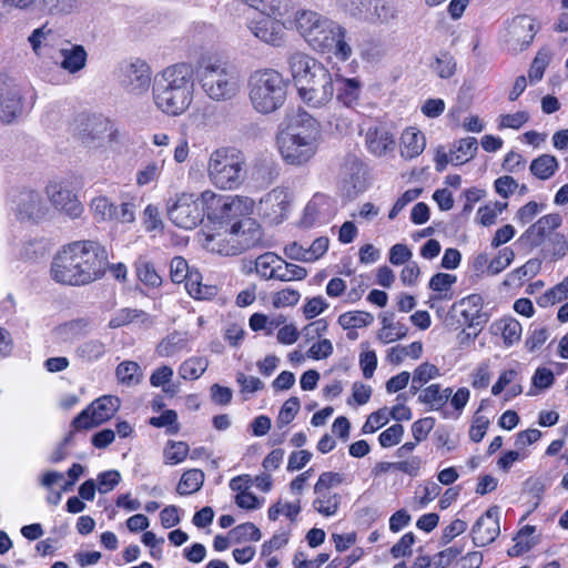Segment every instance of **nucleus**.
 Here are the masks:
<instances>
[{
  "label": "nucleus",
  "mask_w": 568,
  "mask_h": 568,
  "mask_svg": "<svg viewBox=\"0 0 568 568\" xmlns=\"http://www.w3.org/2000/svg\"><path fill=\"white\" fill-rule=\"evenodd\" d=\"M226 197L227 195L217 194L212 190L203 191L199 197L202 212H206L209 219L221 220Z\"/></svg>",
  "instance_id": "c756f323"
},
{
  "label": "nucleus",
  "mask_w": 568,
  "mask_h": 568,
  "mask_svg": "<svg viewBox=\"0 0 568 568\" xmlns=\"http://www.w3.org/2000/svg\"><path fill=\"white\" fill-rule=\"evenodd\" d=\"M372 4L373 0H335V6L341 12L356 20L366 18Z\"/></svg>",
  "instance_id": "c9c22d12"
},
{
  "label": "nucleus",
  "mask_w": 568,
  "mask_h": 568,
  "mask_svg": "<svg viewBox=\"0 0 568 568\" xmlns=\"http://www.w3.org/2000/svg\"><path fill=\"white\" fill-rule=\"evenodd\" d=\"M196 75L202 91L214 102L231 101L241 91L239 71L221 54H202L196 62Z\"/></svg>",
  "instance_id": "39448f33"
},
{
  "label": "nucleus",
  "mask_w": 568,
  "mask_h": 568,
  "mask_svg": "<svg viewBox=\"0 0 568 568\" xmlns=\"http://www.w3.org/2000/svg\"><path fill=\"white\" fill-rule=\"evenodd\" d=\"M98 419V425L111 419L120 408V398L112 395H103L89 405Z\"/></svg>",
  "instance_id": "c85d7f7f"
},
{
  "label": "nucleus",
  "mask_w": 568,
  "mask_h": 568,
  "mask_svg": "<svg viewBox=\"0 0 568 568\" xmlns=\"http://www.w3.org/2000/svg\"><path fill=\"white\" fill-rule=\"evenodd\" d=\"M230 535L236 544H241L246 540L258 541L262 538L260 528L251 521L235 526L231 529Z\"/></svg>",
  "instance_id": "49530a36"
},
{
  "label": "nucleus",
  "mask_w": 568,
  "mask_h": 568,
  "mask_svg": "<svg viewBox=\"0 0 568 568\" xmlns=\"http://www.w3.org/2000/svg\"><path fill=\"white\" fill-rule=\"evenodd\" d=\"M287 70L300 99L310 108L326 106L334 98V81L328 68L316 58L293 51L286 57Z\"/></svg>",
  "instance_id": "f03ea898"
},
{
  "label": "nucleus",
  "mask_w": 568,
  "mask_h": 568,
  "mask_svg": "<svg viewBox=\"0 0 568 568\" xmlns=\"http://www.w3.org/2000/svg\"><path fill=\"white\" fill-rule=\"evenodd\" d=\"M307 275V271L296 264L287 263L282 257L277 261L275 266H272V271L268 273V277H273L283 282L293 280H303Z\"/></svg>",
  "instance_id": "473e14b6"
},
{
  "label": "nucleus",
  "mask_w": 568,
  "mask_h": 568,
  "mask_svg": "<svg viewBox=\"0 0 568 568\" xmlns=\"http://www.w3.org/2000/svg\"><path fill=\"white\" fill-rule=\"evenodd\" d=\"M261 210L273 222H280L290 204L288 192L283 187H276L261 199Z\"/></svg>",
  "instance_id": "5701e85b"
},
{
  "label": "nucleus",
  "mask_w": 568,
  "mask_h": 568,
  "mask_svg": "<svg viewBox=\"0 0 568 568\" xmlns=\"http://www.w3.org/2000/svg\"><path fill=\"white\" fill-rule=\"evenodd\" d=\"M541 267V261L538 258L528 260L523 266L511 271L508 274V277L511 281H520L523 277L531 278L534 277Z\"/></svg>",
  "instance_id": "774afa93"
},
{
  "label": "nucleus",
  "mask_w": 568,
  "mask_h": 568,
  "mask_svg": "<svg viewBox=\"0 0 568 568\" xmlns=\"http://www.w3.org/2000/svg\"><path fill=\"white\" fill-rule=\"evenodd\" d=\"M295 26L298 33L316 52L333 54L345 62L353 54L347 39V30L339 22L314 11L296 13Z\"/></svg>",
  "instance_id": "7ed1b4c3"
},
{
  "label": "nucleus",
  "mask_w": 568,
  "mask_h": 568,
  "mask_svg": "<svg viewBox=\"0 0 568 568\" xmlns=\"http://www.w3.org/2000/svg\"><path fill=\"white\" fill-rule=\"evenodd\" d=\"M209 362L204 357H191L179 367V375L183 379H197L206 371Z\"/></svg>",
  "instance_id": "37998d69"
},
{
  "label": "nucleus",
  "mask_w": 568,
  "mask_h": 568,
  "mask_svg": "<svg viewBox=\"0 0 568 568\" xmlns=\"http://www.w3.org/2000/svg\"><path fill=\"white\" fill-rule=\"evenodd\" d=\"M120 481H121V474L118 470L111 469V470L102 471L97 477L98 490L101 494H106V493L111 491L114 487H116L120 484Z\"/></svg>",
  "instance_id": "0e129e2a"
},
{
  "label": "nucleus",
  "mask_w": 568,
  "mask_h": 568,
  "mask_svg": "<svg viewBox=\"0 0 568 568\" xmlns=\"http://www.w3.org/2000/svg\"><path fill=\"white\" fill-rule=\"evenodd\" d=\"M515 258L514 251H498L497 255H490L489 276H495L508 267Z\"/></svg>",
  "instance_id": "680f3d73"
},
{
  "label": "nucleus",
  "mask_w": 568,
  "mask_h": 568,
  "mask_svg": "<svg viewBox=\"0 0 568 568\" xmlns=\"http://www.w3.org/2000/svg\"><path fill=\"white\" fill-rule=\"evenodd\" d=\"M478 142L475 138H464L453 144L450 152L453 154L452 164L460 165L470 161L477 153Z\"/></svg>",
  "instance_id": "2f4dec72"
},
{
  "label": "nucleus",
  "mask_w": 568,
  "mask_h": 568,
  "mask_svg": "<svg viewBox=\"0 0 568 568\" xmlns=\"http://www.w3.org/2000/svg\"><path fill=\"white\" fill-rule=\"evenodd\" d=\"M301 408V402L298 397H290L281 407L276 425L278 428L287 426L296 416Z\"/></svg>",
  "instance_id": "603ef678"
},
{
  "label": "nucleus",
  "mask_w": 568,
  "mask_h": 568,
  "mask_svg": "<svg viewBox=\"0 0 568 568\" xmlns=\"http://www.w3.org/2000/svg\"><path fill=\"white\" fill-rule=\"evenodd\" d=\"M544 209L545 204L536 201H529L517 210L514 220L520 225H526L542 212Z\"/></svg>",
  "instance_id": "4d7b16f0"
},
{
  "label": "nucleus",
  "mask_w": 568,
  "mask_h": 568,
  "mask_svg": "<svg viewBox=\"0 0 568 568\" xmlns=\"http://www.w3.org/2000/svg\"><path fill=\"white\" fill-rule=\"evenodd\" d=\"M278 14L262 13L261 17L251 19L247 28L260 41L272 47H281L284 42V24L276 18Z\"/></svg>",
  "instance_id": "4468645a"
},
{
  "label": "nucleus",
  "mask_w": 568,
  "mask_h": 568,
  "mask_svg": "<svg viewBox=\"0 0 568 568\" xmlns=\"http://www.w3.org/2000/svg\"><path fill=\"white\" fill-rule=\"evenodd\" d=\"M206 175L216 189L235 190L244 181L245 158L241 151L234 148H217L207 158Z\"/></svg>",
  "instance_id": "6e6552de"
},
{
  "label": "nucleus",
  "mask_w": 568,
  "mask_h": 568,
  "mask_svg": "<svg viewBox=\"0 0 568 568\" xmlns=\"http://www.w3.org/2000/svg\"><path fill=\"white\" fill-rule=\"evenodd\" d=\"M336 100L347 109H355L361 104L364 83L358 77L347 78L335 73Z\"/></svg>",
  "instance_id": "a211bd4d"
},
{
  "label": "nucleus",
  "mask_w": 568,
  "mask_h": 568,
  "mask_svg": "<svg viewBox=\"0 0 568 568\" xmlns=\"http://www.w3.org/2000/svg\"><path fill=\"white\" fill-rule=\"evenodd\" d=\"M507 207V202L490 201L477 210L476 221L483 226H490Z\"/></svg>",
  "instance_id": "e433bc0d"
},
{
  "label": "nucleus",
  "mask_w": 568,
  "mask_h": 568,
  "mask_svg": "<svg viewBox=\"0 0 568 568\" xmlns=\"http://www.w3.org/2000/svg\"><path fill=\"white\" fill-rule=\"evenodd\" d=\"M115 374L120 383L128 386L136 385L142 375L139 364L132 361H124L120 363L116 367Z\"/></svg>",
  "instance_id": "c03bdc74"
},
{
  "label": "nucleus",
  "mask_w": 568,
  "mask_h": 568,
  "mask_svg": "<svg viewBox=\"0 0 568 568\" xmlns=\"http://www.w3.org/2000/svg\"><path fill=\"white\" fill-rule=\"evenodd\" d=\"M164 161L150 162L136 173V184L148 185L159 179L162 173Z\"/></svg>",
  "instance_id": "13d9d810"
},
{
  "label": "nucleus",
  "mask_w": 568,
  "mask_h": 568,
  "mask_svg": "<svg viewBox=\"0 0 568 568\" xmlns=\"http://www.w3.org/2000/svg\"><path fill=\"white\" fill-rule=\"evenodd\" d=\"M493 327H496L497 331L501 332L504 344L506 346H511L520 339L521 325L513 317L503 318L495 323Z\"/></svg>",
  "instance_id": "58836bf2"
},
{
  "label": "nucleus",
  "mask_w": 568,
  "mask_h": 568,
  "mask_svg": "<svg viewBox=\"0 0 568 568\" xmlns=\"http://www.w3.org/2000/svg\"><path fill=\"white\" fill-rule=\"evenodd\" d=\"M186 339L179 332H173L163 338L156 346V353L161 357H170L183 349Z\"/></svg>",
  "instance_id": "79ce46f5"
},
{
  "label": "nucleus",
  "mask_w": 568,
  "mask_h": 568,
  "mask_svg": "<svg viewBox=\"0 0 568 568\" xmlns=\"http://www.w3.org/2000/svg\"><path fill=\"white\" fill-rule=\"evenodd\" d=\"M194 70L185 62L174 63L159 72L153 85L155 106L166 115L179 116L192 104Z\"/></svg>",
  "instance_id": "20e7f679"
},
{
  "label": "nucleus",
  "mask_w": 568,
  "mask_h": 568,
  "mask_svg": "<svg viewBox=\"0 0 568 568\" xmlns=\"http://www.w3.org/2000/svg\"><path fill=\"white\" fill-rule=\"evenodd\" d=\"M71 428H74V430H87L94 428L98 425V419L95 415H93V412L90 406L82 409L71 422Z\"/></svg>",
  "instance_id": "69168bd1"
},
{
  "label": "nucleus",
  "mask_w": 568,
  "mask_h": 568,
  "mask_svg": "<svg viewBox=\"0 0 568 568\" xmlns=\"http://www.w3.org/2000/svg\"><path fill=\"white\" fill-rule=\"evenodd\" d=\"M247 85L253 109L261 114H271L284 105L290 81L274 68H260L250 74Z\"/></svg>",
  "instance_id": "0eeeda50"
},
{
  "label": "nucleus",
  "mask_w": 568,
  "mask_h": 568,
  "mask_svg": "<svg viewBox=\"0 0 568 568\" xmlns=\"http://www.w3.org/2000/svg\"><path fill=\"white\" fill-rule=\"evenodd\" d=\"M151 77L150 65L141 59L124 62L119 70L120 84L125 91L135 95H141L149 90Z\"/></svg>",
  "instance_id": "ddd939ff"
},
{
  "label": "nucleus",
  "mask_w": 568,
  "mask_h": 568,
  "mask_svg": "<svg viewBox=\"0 0 568 568\" xmlns=\"http://www.w3.org/2000/svg\"><path fill=\"white\" fill-rule=\"evenodd\" d=\"M529 120V114L526 111H517L511 114H501L498 118V129H513L519 130Z\"/></svg>",
  "instance_id": "052dcab7"
},
{
  "label": "nucleus",
  "mask_w": 568,
  "mask_h": 568,
  "mask_svg": "<svg viewBox=\"0 0 568 568\" xmlns=\"http://www.w3.org/2000/svg\"><path fill=\"white\" fill-rule=\"evenodd\" d=\"M561 222L562 219L560 214H546L527 229L526 236L536 245H539L544 239L549 236L556 229L561 225Z\"/></svg>",
  "instance_id": "a878e982"
},
{
  "label": "nucleus",
  "mask_w": 568,
  "mask_h": 568,
  "mask_svg": "<svg viewBox=\"0 0 568 568\" xmlns=\"http://www.w3.org/2000/svg\"><path fill=\"white\" fill-rule=\"evenodd\" d=\"M135 273L139 281L149 287H159L162 284V277L154 265L146 260L139 258L135 262Z\"/></svg>",
  "instance_id": "ea45409f"
},
{
  "label": "nucleus",
  "mask_w": 568,
  "mask_h": 568,
  "mask_svg": "<svg viewBox=\"0 0 568 568\" xmlns=\"http://www.w3.org/2000/svg\"><path fill=\"white\" fill-rule=\"evenodd\" d=\"M45 194L51 205L70 217H79L83 206L77 195L74 182L70 179L51 181L45 187Z\"/></svg>",
  "instance_id": "9b49d317"
},
{
  "label": "nucleus",
  "mask_w": 568,
  "mask_h": 568,
  "mask_svg": "<svg viewBox=\"0 0 568 568\" xmlns=\"http://www.w3.org/2000/svg\"><path fill=\"white\" fill-rule=\"evenodd\" d=\"M189 450L187 443L169 440L164 448L165 464L176 465L182 463L186 458Z\"/></svg>",
  "instance_id": "09e8293b"
},
{
  "label": "nucleus",
  "mask_w": 568,
  "mask_h": 568,
  "mask_svg": "<svg viewBox=\"0 0 568 568\" xmlns=\"http://www.w3.org/2000/svg\"><path fill=\"white\" fill-rule=\"evenodd\" d=\"M558 169V160L556 156L550 154L539 155L531 161L529 166L531 174L542 181L549 180L554 176Z\"/></svg>",
  "instance_id": "7c9ffc66"
},
{
  "label": "nucleus",
  "mask_w": 568,
  "mask_h": 568,
  "mask_svg": "<svg viewBox=\"0 0 568 568\" xmlns=\"http://www.w3.org/2000/svg\"><path fill=\"white\" fill-rule=\"evenodd\" d=\"M146 316L148 314L142 310L122 308L116 313L114 317L110 320L109 327L118 328L128 325L136 320H144Z\"/></svg>",
  "instance_id": "5fc2aeb1"
},
{
  "label": "nucleus",
  "mask_w": 568,
  "mask_h": 568,
  "mask_svg": "<svg viewBox=\"0 0 568 568\" xmlns=\"http://www.w3.org/2000/svg\"><path fill=\"white\" fill-rule=\"evenodd\" d=\"M221 220H232L240 216H247L254 212L255 203L248 196L227 195Z\"/></svg>",
  "instance_id": "bb28decb"
},
{
  "label": "nucleus",
  "mask_w": 568,
  "mask_h": 568,
  "mask_svg": "<svg viewBox=\"0 0 568 568\" xmlns=\"http://www.w3.org/2000/svg\"><path fill=\"white\" fill-rule=\"evenodd\" d=\"M395 17L394 7L387 1H377L374 6V10L367 12V17L363 18L362 21L375 22H387Z\"/></svg>",
  "instance_id": "3c124183"
},
{
  "label": "nucleus",
  "mask_w": 568,
  "mask_h": 568,
  "mask_svg": "<svg viewBox=\"0 0 568 568\" xmlns=\"http://www.w3.org/2000/svg\"><path fill=\"white\" fill-rule=\"evenodd\" d=\"M231 232L240 237L239 243L242 246L251 247L263 245V232L260 224L253 219H245L234 224Z\"/></svg>",
  "instance_id": "393cba45"
},
{
  "label": "nucleus",
  "mask_w": 568,
  "mask_h": 568,
  "mask_svg": "<svg viewBox=\"0 0 568 568\" xmlns=\"http://www.w3.org/2000/svg\"><path fill=\"white\" fill-rule=\"evenodd\" d=\"M0 93L1 124L11 123L26 109H31L36 101L34 90L27 83L7 81Z\"/></svg>",
  "instance_id": "1a4fd4ad"
},
{
  "label": "nucleus",
  "mask_w": 568,
  "mask_h": 568,
  "mask_svg": "<svg viewBox=\"0 0 568 568\" xmlns=\"http://www.w3.org/2000/svg\"><path fill=\"white\" fill-rule=\"evenodd\" d=\"M91 320L88 317H78L57 326L55 332L64 341L79 337L89 333Z\"/></svg>",
  "instance_id": "f704fd0d"
},
{
  "label": "nucleus",
  "mask_w": 568,
  "mask_h": 568,
  "mask_svg": "<svg viewBox=\"0 0 568 568\" xmlns=\"http://www.w3.org/2000/svg\"><path fill=\"white\" fill-rule=\"evenodd\" d=\"M80 7V0H38L37 12L50 17H67L75 13Z\"/></svg>",
  "instance_id": "cd10ccee"
},
{
  "label": "nucleus",
  "mask_w": 568,
  "mask_h": 568,
  "mask_svg": "<svg viewBox=\"0 0 568 568\" xmlns=\"http://www.w3.org/2000/svg\"><path fill=\"white\" fill-rule=\"evenodd\" d=\"M536 32L537 24L534 18L526 14L517 16L505 26L500 43L507 52L517 54L530 45Z\"/></svg>",
  "instance_id": "9d476101"
},
{
  "label": "nucleus",
  "mask_w": 568,
  "mask_h": 568,
  "mask_svg": "<svg viewBox=\"0 0 568 568\" xmlns=\"http://www.w3.org/2000/svg\"><path fill=\"white\" fill-rule=\"evenodd\" d=\"M365 145L375 156H384L395 149L393 133L383 125L371 126L365 134Z\"/></svg>",
  "instance_id": "4be33fe9"
},
{
  "label": "nucleus",
  "mask_w": 568,
  "mask_h": 568,
  "mask_svg": "<svg viewBox=\"0 0 568 568\" xmlns=\"http://www.w3.org/2000/svg\"><path fill=\"white\" fill-rule=\"evenodd\" d=\"M13 211L20 221L39 223L49 212L41 194L37 191H22L14 199Z\"/></svg>",
  "instance_id": "2eb2a0df"
},
{
  "label": "nucleus",
  "mask_w": 568,
  "mask_h": 568,
  "mask_svg": "<svg viewBox=\"0 0 568 568\" xmlns=\"http://www.w3.org/2000/svg\"><path fill=\"white\" fill-rule=\"evenodd\" d=\"M59 65L69 74L82 71L88 62V52L81 44L65 41L58 50Z\"/></svg>",
  "instance_id": "6ab92c4d"
},
{
  "label": "nucleus",
  "mask_w": 568,
  "mask_h": 568,
  "mask_svg": "<svg viewBox=\"0 0 568 568\" xmlns=\"http://www.w3.org/2000/svg\"><path fill=\"white\" fill-rule=\"evenodd\" d=\"M321 495L313 501L314 509L326 517L335 515L339 506V495L325 494L324 491Z\"/></svg>",
  "instance_id": "8fccbe9b"
},
{
  "label": "nucleus",
  "mask_w": 568,
  "mask_h": 568,
  "mask_svg": "<svg viewBox=\"0 0 568 568\" xmlns=\"http://www.w3.org/2000/svg\"><path fill=\"white\" fill-rule=\"evenodd\" d=\"M404 435V426L402 424H394L378 436V442L382 447L387 448L400 443Z\"/></svg>",
  "instance_id": "338daca9"
},
{
  "label": "nucleus",
  "mask_w": 568,
  "mask_h": 568,
  "mask_svg": "<svg viewBox=\"0 0 568 568\" xmlns=\"http://www.w3.org/2000/svg\"><path fill=\"white\" fill-rule=\"evenodd\" d=\"M93 216L99 221H112L116 205L106 196L100 195L92 199L90 204Z\"/></svg>",
  "instance_id": "de8ad7c7"
},
{
  "label": "nucleus",
  "mask_w": 568,
  "mask_h": 568,
  "mask_svg": "<svg viewBox=\"0 0 568 568\" xmlns=\"http://www.w3.org/2000/svg\"><path fill=\"white\" fill-rule=\"evenodd\" d=\"M337 322L344 329L366 327L374 322V316L365 311H351L341 314Z\"/></svg>",
  "instance_id": "4c0bfd02"
},
{
  "label": "nucleus",
  "mask_w": 568,
  "mask_h": 568,
  "mask_svg": "<svg viewBox=\"0 0 568 568\" xmlns=\"http://www.w3.org/2000/svg\"><path fill=\"white\" fill-rule=\"evenodd\" d=\"M329 130L338 135H346L353 130V120L343 112H334L327 119Z\"/></svg>",
  "instance_id": "6e6d98bb"
},
{
  "label": "nucleus",
  "mask_w": 568,
  "mask_h": 568,
  "mask_svg": "<svg viewBox=\"0 0 568 568\" xmlns=\"http://www.w3.org/2000/svg\"><path fill=\"white\" fill-rule=\"evenodd\" d=\"M149 424L156 428L166 427L168 435H176L180 432L178 413L174 409H166L161 415L151 417Z\"/></svg>",
  "instance_id": "a18cd8bd"
},
{
  "label": "nucleus",
  "mask_w": 568,
  "mask_h": 568,
  "mask_svg": "<svg viewBox=\"0 0 568 568\" xmlns=\"http://www.w3.org/2000/svg\"><path fill=\"white\" fill-rule=\"evenodd\" d=\"M205 475L201 469H189L184 471L176 486V493L186 496L199 491L204 484Z\"/></svg>",
  "instance_id": "72a5a7b5"
},
{
  "label": "nucleus",
  "mask_w": 568,
  "mask_h": 568,
  "mask_svg": "<svg viewBox=\"0 0 568 568\" xmlns=\"http://www.w3.org/2000/svg\"><path fill=\"white\" fill-rule=\"evenodd\" d=\"M192 193H181L175 201L168 206V216L176 226L192 230L203 220L201 202Z\"/></svg>",
  "instance_id": "f8f14e48"
},
{
  "label": "nucleus",
  "mask_w": 568,
  "mask_h": 568,
  "mask_svg": "<svg viewBox=\"0 0 568 568\" xmlns=\"http://www.w3.org/2000/svg\"><path fill=\"white\" fill-rule=\"evenodd\" d=\"M50 274L59 284L82 286L101 278L105 268L95 251H58Z\"/></svg>",
  "instance_id": "423d86ee"
},
{
  "label": "nucleus",
  "mask_w": 568,
  "mask_h": 568,
  "mask_svg": "<svg viewBox=\"0 0 568 568\" xmlns=\"http://www.w3.org/2000/svg\"><path fill=\"white\" fill-rule=\"evenodd\" d=\"M75 354L83 362L98 361L105 354V344L100 339H88L77 347Z\"/></svg>",
  "instance_id": "a19ab883"
},
{
  "label": "nucleus",
  "mask_w": 568,
  "mask_h": 568,
  "mask_svg": "<svg viewBox=\"0 0 568 568\" xmlns=\"http://www.w3.org/2000/svg\"><path fill=\"white\" fill-rule=\"evenodd\" d=\"M500 508L490 506L474 524L471 539L476 547H485L496 540L500 534Z\"/></svg>",
  "instance_id": "dca6fc26"
},
{
  "label": "nucleus",
  "mask_w": 568,
  "mask_h": 568,
  "mask_svg": "<svg viewBox=\"0 0 568 568\" xmlns=\"http://www.w3.org/2000/svg\"><path fill=\"white\" fill-rule=\"evenodd\" d=\"M443 398L439 384H432L418 396L420 403L430 404L434 409H439L446 404V399Z\"/></svg>",
  "instance_id": "e2e57ef3"
},
{
  "label": "nucleus",
  "mask_w": 568,
  "mask_h": 568,
  "mask_svg": "<svg viewBox=\"0 0 568 568\" xmlns=\"http://www.w3.org/2000/svg\"><path fill=\"white\" fill-rule=\"evenodd\" d=\"M116 130L113 123L104 118H93L87 123L83 142L90 148L103 146L115 139Z\"/></svg>",
  "instance_id": "aec40b11"
},
{
  "label": "nucleus",
  "mask_w": 568,
  "mask_h": 568,
  "mask_svg": "<svg viewBox=\"0 0 568 568\" xmlns=\"http://www.w3.org/2000/svg\"><path fill=\"white\" fill-rule=\"evenodd\" d=\"M335 214L333 201L324 194H315L304 210L302 223L305 226L328 222Z\"/></svg>",
  "instance_id": "412c9836"
},
{
  "label": "nucleus",
  "mask_w": 568,
  "mask_h": 568,
  "mask_svg": "<svg viewBox=\"0 0 568 568\" xmlns=\"http://www.w3.org/2000/svg\"><path fill=\"white\" fill-rule=\"evenodd\" d=\"M339 175L348 195H355L366 189V168L355 155L345 158Z\"/></svg>",
  "instance_id": "f3484780"
},
{
  "label": "nucleus",
  "mask_w": 568,
  "mask_h": 568,
  "mask_svg": "<svg viewBox=\"0 0 568 568\" xmlns=\"http://www.w3.org/2000/svg\"><path fill=\"white\" fill-rule=\"evenodd\" d=\"M322 140L320 122L302 108L286 113L275 136L281 159L288 165L301 166L317 153Z\"/></svg>",
  "instance_id": "f257e3e1"
},
{
  "label": "nucleus",
  "mask_w": 568,
  "mask_h": 568,
  "mask_svg": "<svg viewBox=\"0 0 568 568\" xmlns=\"http://www.w3.org/2000/svg\"><path fill=\"white\" fill-rule=\"evenodd\" d=\"M550 55L547 52L540 51L532 60L528 77L531 83L540 81L544 77L545 70L549 64Z\"/></svg>",
  "instance_id": "bf43d9fd"
},
{
  "label": "nucleus",
  "mask_w": 568,
  "mask_h": 568,
  "mask_svg": "<svg viewBox=\"0 0 568 568\" xmlns=\"http://www.w3.org/2000/svg\"><path fill=\"white\" fill-rule=\"evenodd\" d=\"M426 148L425 134L416 126L403 130L399 138V153L406 160L417 158Z\"/></svg>",
  "instance_id": "b1692460"
},
{
  "label": "nucleus",
  "mask_w": 568,
  "mask_h": 568,
  "mask_svg": "<svg viewBox=\"0 0 568 568\" xmlns=\"http://www.w3.org/2000/svg\"><path fill=\"white\" fill-rule=\"evenodd\" d=\"M430 68L439 78L448 79L456 71V62L450 54L442 53L435 58Z\"/></svg>",
  "instance_id": "864d4df0"
}]
</instances>
